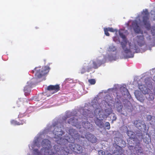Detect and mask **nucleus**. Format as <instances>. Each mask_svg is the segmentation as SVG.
I'll list each match as a JSON object with an SVG mask.
<instances>
[{
  "mask_svg": "<svg viewBox=\"0 0 155 155\" xmlns=\"http://www.w3.org/2000/svg\"><path fill=\"white\" fill-rule=\"evenodd\" d=\"M56 141L59 145H55L54 150L51 149L50 141L47 139H44L42 141V146L45 147L41 149L45 155H68L72 153L71 149L69 148V142L68 140L60 138L56 140Z\"/></svg>",
  "mask_w": 155,
  "mask_h": 155,
  "instance_id": "f257e3e1",
  "label": "nucleus"
},
{
  "mask_svg": "<svg viewBox=\"0 0 155 155\" xmlns=\"http://www.w3.org/2000/svg\"><path fill=\"white\" fill-rule=\"evenodd\" d=\"M139 88L143 94V97H141V95L137 96V98L140 101L142 102L145 99L144 97L149 101H153L154 99V95L149 89L142 85H139Z\"/></svg>",
  "mask_w": 155,
  "mask_h": 155,
  "instance_id": "f03ea898",
  "label": "nucleus"
},
{
  "mask_svg": "<svg viewBox=\"0 0 155 155\" xmlns=\"http://www.w3.org/2000/svg\"><path fill=\"white\" fill-rule=\"evenodd\" d=\"M50 68L49 67L45 66L41 68V67H36L31 72L33 73L35 72V75L36 78H40L47 74Z\"/></svg>",
  "mask_w": 155,
  "mask_h": 155,
  "instance_id": "7ed1b4c3",
  "label": "nucleus"
},
{
  "mask_svg": "<svg viewBox=\"0 0 155 155\" xmlns=\"http://www.w3.org/2000/svg\"><path fill=\"white\" fill-rule=\"evenodd\" d=\"M143 15L142 21L145 28L148 30L151 28V25L149 19V14L147 9L143 10L142 13Z\"/></svg>",
  "mask_w": 155,
  "mask_h": 155,
  "instance_id": "20e7f679",
  "label": "nucleus"
},
{
  "mask_svg": "<svg viewBox=\"0 0 155 155\" xmlns=\"http://www.w3.org/2000/svg\"><path fill=\"white\" fill-rule=\"evenodd\" d=\"M54 129L53 130V134L54 135V138L57 139V140H60V138H62L61 137V136L64 132L62 130L61 127L58 126H54Z\"/></svg>",
  "mask_w": 155,
  "mask_h": 155,
  "instance_id": "39448f33",
  "label": "nucleus"
},
{
  "mask_svg": "<svg viewBox=\"0 0 155 155\" xmlns=\"http://www.w3.org/2000/svg\"><path fill=\"white\" fill-rule=\"evenodd\" d=\"M69 148L70 149L72 153L74 152L77 153H82L83 151L82 146L77 144H69Z\"/></svg>",
  "mask_w": 155,
  "mask_h": 155,
  "instance_id": "423d86ee",
  "label": "nucleus"
},
{
  "mask_svg": "<svg viewBox=\"0 0 155 155\" xmlns=\"http://www.w3.org/2000/svg\"><path fill=\"white\" fill-rule=\"evenodd\" d=\"M69 134L71 137L72 140H70L71 141L72 140H79L80 137V134L78 131L73 128H71L69 130Z\"/></svg>",
  "mask_w": 155,
  "mask_h": 155,
  "instance_id": "0eeeda50",
  "label": "nucleus"
},
{
  "mask_svg": "<svg viewBox=\"0 0 155 155\" xmlns=\"http://www.w3.org/2000/svg\"><path fill=\"white\" fill-rule=\"evenodd\" d=\"M135 126L140 131H144L146 129V125L144 123L140 120H136L134 121Z\"/></svg>",
  "mask_w": 155,
  "mask_h": 155,
  "instance_id": "6e6552de",
  "label": "nucleus"
},
{
  "mask_svg": "<svg viewBox=\"0 0 155 155\" xmlns=\"http://www.w3.org/2000/svg\"><path fill=\"white\" fill-rule=\"evenodd\" d=\"M68 123L80 129L81 127L80 123L78 121V120L75 117L71 118L69 119L68 121Z\"/></svg>",
  "mask_w": 155,
  "mask_h": 155,
  "instance_id": "1a4fd4ad",
  "label": "nucleus"
},
{
  "mask_svg": "<svg viewBox=\"0 0 155 155\" xmlns=\"http://www.w3.org/2000/svg\"><path fill=\"white\" fill-rule=\"evenodd\" d=\"M124 42H121V44L122 45L123 49L124 50L125 53L127 54H130V55H127L128 58H132L134 57V55L132 54L131 51L130 49L125 48L127 43V40L123 41Z\"/></svg>",
  "mask_w": 155,
  "mask_h": 155,
  "instance_id": "9d476101",
  "label": "nucleus"
},
{
  "mask_svg": "<svg viewBox=\"0 0 155 155\" xmlns=\"http://www.w3.org/2000/svg\"><path fill=\"white\" fill-rule=\"evenodd\" d=\"M132 25L134 31L137 33H141L143 34V31L141 30L140 28L138 25L137 21L136 20L133 21Z\"/></svg>",
  "mask_w": 155,
  "mask_h": 155,
  "instance_id": "9b49d317",
  "label": "nucleus"
},
{
  "mask_svg": "<svg viewBox=\"0 0 155 155\" xmlns=\"http://www.w3.org/2000/svg\"><path fill=\"white\" fill-rule=\"evenodd\" d=\"M47 90L50 91H51L52 94H53L60 90V87L58 84L55 85H50L48 87Z\"/></svg>",
  "mask_w": 155,
  "mask_h": 155,
  "instance_id": "f8f14e48",
  "label": "nucleus"
},
{
  "mask_svg": "<svg viewBox=\"0 0 155 155\" xmlns=\"http://www.w3.org/2000/svg\"><path fill=\"white\" fill-rule=\"evenodd\" d=\"M86 138L92 143H95L97 141L96 137L89 133H87L85 135Z\"/></svg>",
  "mask_w": 155,
  "mask_h": 155,
  "instance_id": "ddd939ff",
  "label": "nucleus"
},
{
  "mask_svg": "<svg viewBox=\"0 0 155 155\" xmlns=\"http://www.w3.org/2000/svg\"><path fill=\"white\" fill-rule=\"evenodd\" d=\"M93 65L92 68L97 69L102 64V61L101 60L98 59H96V60H93L92 61Z\"/></svg>",
  "mask_w": 155,
  "mask_h": 155,
  "instance_id": "4468645a",
  "label": "nucleus"
},
{
  "mask_svg": "<svg viewBox=\"0 0 155 155\" xmlns=\"http://www.w3.org/2000/svg\"><path fill=\"white\" fill-rule=\"evenodd\" d=\"M83 66L86 69L87 72H90L92 68V64L91 63V62L87 61H86L84 63Z\"/></svg>",
  "mask_w": 155,
  "mask_h": 155,
  "instance_id": "2eb2a0df",
  "label": "nucleus"
},
{
  "mask_svg": "<svg viewBox=\"0 0 155 155\" xmlns=\"http://www.w3.org/2000/svg\"><path fill=\"white\" fill-rule=\"evenodd\" d=\"M137 43L138 45L141 46L144 44V38L143 35L137 36Z\"/></svg>",
  "mask_w": 155,
  "mask_h": 155,
  "instance_id": "dca6fc26",
  "label": "nucleus"
},
{
  "mask_svg": "<svg viewBox=\"0 0 155 155\" xmlns=\"http://www.w3.org/2000/svg\"><path fill=\"white\" fill-rule=\"evenodd\" d=\"M82 125L83 127L87 130L89 129L92 126V125L88 121L83 122Z\"/></svg>",
  "mask_w": 155,
  "mask_h": 155,
  "instance_id": "f3484780",
  "label": "nucleus"
},
{
  "mask_svg": "<svg viewBox=\"0 0 155 155\" xmlns=\"http://www.w3.org/2000/svg\"><path fill=\"white\" fill-rule=\"evenodd\" d=\"M95 122L96 124L100 128H102L104 126V124L102 120L97 118L95 120Z\"/></svg>",
  "mask_w": 155,
  "mask_h": 155,
  "instance_id": "a211bd4d",
  "label": "nucleus"
},
{
  "mask_svg": "<svg viewBox=\"0 0 155 155\" xmlns=\"http://www.w3.org/2000/svg\"><path fill=\"white\" fill-rule=\"evenodd\" d=\"M24 92L25 96H28L31 92L30 87L28 86H25L24 88Z\"/></svg>",
  "mask_w": 155,
  "mask_h": 155,
  "instance_id": "6ab92c4d",
  "label": "nucleus"
},
{
  "mask_svg": "<svg viewBox=\"0 0 155 155\" xmlns=\"http://www.w3.org/2000/svg\"><path fill=\"white\" fill-rule=\"evenodd\" d=\"M103 112V110L101 108L99 107L96 108L94 111L95 114L96 115L101 114V113Z\"/></svg>",
  "mask_w": 155,
  "mask_h": 155,
  "instance_id": "aec40b11",
  "label": "nucleus"
},
{
  "mask_svg": "<svg viewBox=\"0 0 155 155\" xmlns=\"http://www.w3.org/2000/svg\"><path fill=\"white\" fill-rule=\"evenodd\" d=\"M147 120L150 121L152 120L153 119L152 117L150 115H148L147 116ZM152 120L151 121L152 124L153 125H155V117L153 118Z\"/></svg>",
  "mask_w": 155,
  "mask_h": 155,
  "instance_id": "412c9836",
  "label": "nucleus"
},
{
  "mask_svg": "<svg viewBox=\"0 0 155 155\" xmlns=\"http://www.w3.org/2000/svg\"><path fill=\"white\" fill-rule=\"evenodd\" d=\"M123 108V105L122 104L118 105L117 107V111L119 112H121Z\"/></svg>",
  "mask_w": 155,
  "mask_h": 155,
  "instance_id": "4be33fe9",
  "label": "nucleus"
},
{
  "mask_svg": "<svg viewBox=\"0 0 155 155\" xmlns=\"http://www.w3.org/2000/svg\"><path fill=\"white\" fill-rule=\"evenodd\" d=\"M119 34L120 37L123 39V41H126L127 40V39L126 38L125 35L123 33L119 32Z\"/></svg>",
  "mask_w": 155,
  "mask_h": 155,
  "instance_id": "5701e85b",
  "label": "nucleus"
},
{
  "mask_svg": "<svg viewBox=\"0 0 155 155\" xmlns=\"http://www.w3.org/2000/svg\"><path fill=\"white\" fill-rule=\"evenodd\" d=\"M143 149L141 147H139L138 150H136V152L138 155H140V154L143 153Z\"/></svg>",
  "mask_w": 155,
  "mask_h": 155,
  "instance_id": "b1692460",
  "label": "nucleus"
},
{
  "mask_svg": "<svg viewBox=\"0 0 155 155\" xmlns=\"http://www.w3.org/2000/svg\"><path fill=\"white\" fill-rule=\"evenodd\" d=\"M109 50L110 51H114L116 50V48L115 46L113 45H110L109 47Z\"/></svg>",
  "mask_w": 155,
  "mask_h": 155,
  "instance_id": "393cba45",
  "label": "nucleus"
},
{
  "mask_svg": "<svg viewBox=\"0 0 155 155\" xmlns=\"http://www.w3.org/2000/svg\"><path fill=\"white\" fill-rule=\"evenodd\" d=\"M87 72V70L83 65V67L80 70V72L81 74H83Z\"/></svg>",
  "mask_w": 155,
  "mask_h": 155,
  "instance_id": "a878e982",
  "label": "nucleus"
},
{
  "mask_svg": "<svg viewBox=\"0 0 155 155\" xmlns=\"http://www.w3.org/2000/svg\"><path fill=\"white\" fill-rule=\"evenodd\" d=\"M11 123L12 124L16 125H20V124H18V122L17 121L13 120L11 121Z\"/></svg>",
  "mask_w": 155,
  "mask_h": 155,
  "instance_id": "bb28decb",
  "label": "nucleus"
},
{
  "mask_svg": "<svg viewBox=\"0 0 155 155\" xmlns=\"http://www.w3.org/2000/svg\"><path fill=\"white\" fill-rule=\"evenodd\" d=\"M88 81L91 84H94L96 83L95 80L94 79H89Z\"/></svg>",
  "mask_w": 155,
  "mask_h": 155,
  "instance_id": "cd10ccee",
  "label": "nucleus"
},
{
  "mask_svg": "<svg viewBox=\"0 0 155 155\" xmlns=\"http://www.w3.org/2000/svg\"><path fill=\"white\" fill-rule=\"evenodd\" d=\"M107 28V29L108 30L110 31V32H114L115 31H117V30H115V29H114L113 28Z\"/></svg>",
  "mask_w": 155,
  "mask_h": 155,
  "instance_id": "c85d7f7f",
  "label": "nucleus"
},
{
  "mask_svg": "<svg viewBox=\"0 0 155 155\" xmlns=\"http://www.w3.org/2000/svg\"><path fill=\"white\" fill-rule=\"evenodd\" d=\"M120 90L121 91L127 92L128 91L126 87H121Z\"/></svg>",
  "mask_w": 155,
  "mask_h": 155,
  "instance_id": "c756f323",
  "label": "nucleus"
},
{
  "mask_svg": "<svg viewBox=\"0 0 155 155\" xmlns=\"http://www.w3.org/2000/svg\"><path fill=\"white\" fill-rule=\"evenodd\" d=\"M104 31L105 34L107 36H109L110 34L108 32L109 31L107 29V28H104Z\"/></svg>",
  "mask_w": 155,
  "mask_h": 155,
  "instance_id": "7c9ffc66",
  "label": "nucleus"
},
{
  "mask_svg": "<svg viewBox=\"0 0 155 155\" xmlns=\"http://www.w3.org/2000/svg\"><path fill=\"white\" fill-rule=\"evenodd\" d=\"M105 126L107 128V129L109 130L110 128V124L108 122H106L105 124Z\"/></svg>",
  "mask_w": 155,
  "mask_h": 155,
  "instance_id": "2f4dec72",
  "label": "nucleus"
},
{
  "mask_svg": "<svg viewBox=\"0 0 155 155\" xmlns=\"http://www.w3.org/2000/svg\"><path fill=\"white\" fill-rule=\"evenodd\" d=\"M113 41L115 42H116L118 41H119V38L117 36H114L113 38Z\"/></svg>",
  "mask_w": 155,
  "mask_h": 155,
  "instance_id": "473e14b6",
  "label": "nucleus"
},
{
  "mask_svg": "<svg viewBox=\"0 0 155 155\" xmlns=\"http://www.w3.org/2000/svg\"><path fill=\"white\" fill-rule=\"evenodd\" d=\"M151 32L153 35H155V27H153L151 28Z\"/></svg>",
  "mask_w": 155,
  "mask_h": 155,
  "instance_id": "72a5a7b5",
  "label": "nucleus"
},
{
  "mask_svg": "<svg viewBox=\"0 0 155 155\" xmlns=\"http://www.w3.org/2000/svg\"><path fill=\"white\" fill-rule=\"evenodd\" d=\"M98 155H105V152L102 150H100L98 151Z\"/></svg>",
  "mask_w": 155,
  "mask_h": 155,
  "instance_id": "f704fd0d",
  "label": "nucleus"
},
{
  "mask_svg": "<svg viewBox=\"0 0 155 155\" xmlns=\"http://www.w3.org/2000/svg\"><path fill=\"white\" fill-rule=\"evenodd\" d=\"M25 123V121L24 120H20V122H18V124H20V125H23Z\"/></svg>",
  "mask_w": 155,
  "mask_h": 155,
  "instance_id": "c9c22d12",
  "label": "nucleus"
},
{
  "mask_svg": "<svg viewBox=\"0 0 155 155\" xmlns=\"http://www.w3.org/2000/svg\"><path fill=\"white\" fill-rule=\"evenodd\" d=\"M34 150L35 153H37V155H40L41 154V153L39 152L38 149H35Z\"/></svg>",
  "mask_w": 155,
  "mask_h": 155,
  "instance_id": "e433bc0d",
  "label": "nucleus"
},
{
  "mask_svg": "<svg viewBox=\"0 0 155 155\" xmlns=\"http://www.w3.org/2000/svg\"><path fill=\"white\" fill-rule=\"evenodd\" d=\"M70 117V116L68 115H66L65 116H64L63 119L64 120H65L68 118Z\"/></svg>",
  "mask_w": 155,
  "mask_h": 155,
  "instance_id": "4c0bfd02",
  "label": "nucleus"
},
{
  "mask_svg": "<svg viewBox=\"0 0 155 155\" xmlns=\"http://www.w3.org/2000/svg\"><path fill=\"white\" fill-rule=\"evenodd\" d=\"M133 148V146H130L129 147V148L131 150V149H132Z\"/></svg>",
  "mask_w": 155,
  "mask_h": 155,
  "instance_id": "58836bf2",
  "label": "nucleus"
},
{
  "mask_svg": "<svg viewBox=\"0 0 155 155\" xmlns=\"http://www.w3.org/2000/svg\"><path fill=\"white\" fill-rule=\"evenodd\" d=\"M117 119V117H114V119L113 120H115Z\"/></svg>",
  "mask_w": 155,
  "mask_h": 155,
  "instance_id": "ea45409f",
  "label": "nucleus"
},
{
  "mask_svg": "<svg viewBox=\"0 0 155 155\" xmlns=\"http://www.w3.org/2000/svg\"><path fill=\"white\" fill-rule=\"evenodd\" d=\"M107 155H112L110 153H108L107 154Z\"/></svg>",
  "mask_w": 155,
  "mask_h": 155,
  "instance_id": "a19ab883",
  "label": "nucleus"
},
{
  "mask_svg": "<svg viewBox=\"0 0 155 155\" xmlns=\"http://www.w3.org/2000/svg\"><path fill=\"white\" fill-rule=\"evenodd\" d=\"M153 79H154V81H155V75L153 77Z\"/></svg>",
  "mask_w": 155,
  "mask_h": 155,
  "instance_id": "79ce46f5",
  "label": "nucleus"
},
{
  "mask_svg": "<svg viewBox=\"0 0 155 155\" xmlns=\"http://www.w3.org/2000/svg\"><path fill=\"white\" fill-rule=\"evenodd\" d=\"M81 137H82V138H84V137H82V136H81Z\"/></svg>",
  "mask_w": 155,
  "mask_h": 155,
  "instance_id": "37998d69",
  "label": "nucleus"
},
{
  "mask_svg": "<svg viewBox=\"0 0 155 155\" xmlns=\"http://www.w3.org/2000/svg\"><path fill=\"white\" fill-rule=\"evenodd\" d=\"M130 155H133V154H131Z\"/></svg>",
  "mask_w": 155,
  "mask_h": 155,
  "instance_id": "c03bdc74",
  "label": "nucleus"
}]
</instances>
